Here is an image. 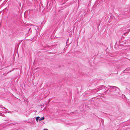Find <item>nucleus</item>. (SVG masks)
<instances>
[{
  "mask_svg": "<svg viewBox=\"0 0 130 130\" xmlns=\"http://www.w3.org/2000/svg\"><path fill=\"white\" fill-rule=\"evenodd\" d=\"M43 130H48L47 129H44Z\"/></svg>",
  "mask_w": 130,
  "mask_h": 130,
  "instance_id": "obj_3",
  "label": "nucleus"
},
{
  "mask_svg": "<svg viewBox=\"0 0 130 130\" xmlns=\"http://www.w3.org/2000/svg\"><path fill=\"white\" fill-rule=\"evenodd\" d=\"M44 119V117H43L40 118L39 119V121H40L41 120H43Z\"/></svg>",
  "mask_w": 130,
  "mask_h": 130,
  "instance_id": "obj_1",
  "label": "nucleus"
},
{
  "mask_svg": "<svg viewBox=\"0 0 130 130\" xmlns=\"http://www.w3.org/2000/svg\"><path fill=\"white\" fill-rule=\"evenodd\" d=\"M40 118V117H36V119L37 121V122H38V119Z\"/></svg>",
  "mask_w": 130,
  "mask_h": 130,
  "instance_id": "obj_2",
  "label": "nucleus"
}]
</instances>
